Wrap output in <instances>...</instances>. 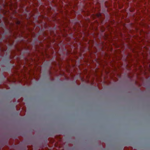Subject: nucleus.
I'll return each mask as SVG.
<instances>
[{"instance_id": "nucleus-1", "label": "nucleus", "mask_w": 150, "mask_h": 150, "mask_svg": "<svg viewBox=\"0 0 150 150\" xmlns=\"http://www.w3.org/2000/svg\"><path fill=\"white\" fill-rule=\"evenodd\" d=\"M101 16V14L100 13H98L97 14V16L99 18H100Z\"/></svg>"}, {"instance_id": "nucleus-2", "label": "nucleus", "mask_w": 150, "mask_h": 150, "mask_svg": "<svg viewBox=\"0 0 150 150\" xmlns=\"http://www.w3.org/2000/svg\"><path fill=\"white\" fill-rule=\"evenodd\" d=\"M30 15V13H29V15ZM29 18V19L30 18H29H29Z\"/></svg>"}, {"instance_id": "nucleus-3", "label": "nucleus", "mask_w": 150, "mask_h": 150, "mask_svg": "<svg viewBox=\"0 0 150 150\" xmlns=\"http://www.w3.org/2000/svg\"><path fill=\"white\" fill-rule=\"evenodd\" d=\"M28 73H29V75L30 74V71L29 70V72H28Z\"/></svg>"}, {"instance_id": "nucleus-4", "label": "nucleus", "mask_w": 150, "mask_h": 150, "mask_svg": "<svg viewBox=\"0 0 150 150\" xmlns=\"http://www.w3.org/2000/svg\"><path fill=\"white\" fill-rule=\"evenodd\" d=\"M17 24H19V22H17Z\"/></svg>"}, {"instance_id": "nucleus-5", "label": "nucleus", "mask_w": 150, "mask_h": 150, "mask_svg": "<svg viewBox=\"0 0 150 150\" xmlns=\"http://www.w3.org/2000/svg\"><path fill=\"white\" fill-rule=\"evenodd\" d=\"M28 30H29V31H30V29H29V28Z\"/></svg>"}, {"instance_id": "nucleus-6", "label": "nucleus", "mask_w": 150, "mask_h": 150, "mask_svg": "<svg viewBox=\"0 0 150 150\" xmlns=\"http://www.w3.org/2000/svg\"><path fill=\"white\" fill-rule=\"evenodd\" d=\"M28 40H29V38Z\"/></svg>"}, {"instance_id": "nucleus-7", "label": "nucleus", "mask_w": 150, "mask_h": 150, "mask_svg": "<svg viewBox=\"0 0 150 150\" xmlns=\"http://www.w3.org/2000/svg\"><path fill=\"white\" fill-rule=\"evenodd\" d=\"M28 78H29V76Z\"/></svg>"}, {"instance_id": "nucleus-8", "label": "nucleus", "mask_w": 150, "mask_h": 150, "mask_svg": "<svg viewBox=\"0 0 150 150\" xmlns=\"http://www.w3.org/2000/svg\"><path fill=\"white\" fill-rule=\"evenodd\" d=\"M28 24H29V22L28 23Z\"/></svg>"}, {"instance_id": "nucleus-9", "label": "nucleus", "mask_w": 150, "mask_h": 150, "mask_svg": "<svg viewBox=\"0 0 150 150\" xmlns=\"http://www.w3.org/2000/svg\"><path fill=\"white\" fill-rule=\"evenodd\" d=\"M28 3H29V2H28Z\"/></svg>"}, {"instance_id": "nucleus-10", "label": "nucleus", "mask_w": 150, "mask_h": 150, "mask_svg": "<svg viewBox=\"0 0 150 150\" xmlns=\"http://www.w3.org/2000/svg\"><path fill=\"white\" fill-rule=\"evenodd\" d=\"M28 54H29V52L28 53Z\"/></svg>"}]
</instances>
